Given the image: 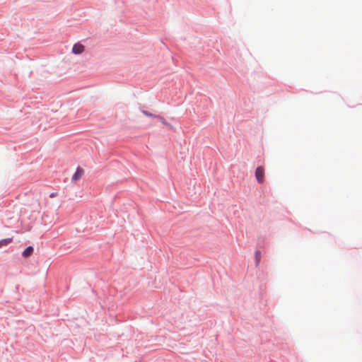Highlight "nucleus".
Masks as SVG:
<instances>
[{
	"mask_svg": "<svg viewBox=\"0 0 362 362\" xmlns=\"http://www.w3.org/2000/svg\"><path fill=\"white\" fill-rule=\"evenodd\" d=\"M255 177L259 183H263L265 178L264 168L262 166H258L255 170Z\"/></svg>",
	"mask_w": 362,
	"mask_h": 362,
	"instance_id": "nucleus-1",
	"label": "nucleus"
},
{
	"mask_svg": "<svg viewBox=\"0 0 362 362\" xmlns=\"http://www.w3.org/2000/svg\"><path fill=\"white\" fill-rule=\"evenodd\" d=\"M84 174V170L80 167H78L76 171L73 175L71 180L72 182H76L80 180Z\"/></svg>",
	"mask_w": 362,
	"mask_h": 362,
	"instance_id": "nucleus-2",
	"label": "nucleus"
},
{
	"mask_svg": "<svg viewBox=\"0 0 362 362\" xmlns=\"http://www.w3.org/2000/svg\"><path fill=\"white\" fill-rule=\"evenodd\" d=\"M72 51L76 54H81L84 51V46L80 43H76L73 46Z\"/></svg>",
	"mask_w": 362,
	"mask_h": 362,
	"instance_id": "nucleus-3",
	"label": "nucleus"
},
{
	"mask_svg": "<svg viewBox=\"0 0 362 362\" xmlns=\"http://www.w3.org/2000/svg\"><path fill=\"white\" fill-rule=\"evenodd\" d=\"M33 252V247L31 246L28 247L22 253L24 257H30Z\"/></svg>",
	"mask_w": 362,
	"mask_h": 362,
	"instance_id": "nucleus-4",
	"label": "nucleus"
},
{
	"mask_svg": "<svg viewBox=\"0 0 362 362\" xmlns=\"http://www.w3.org/2000/svg\"><path fill=\"white\" fill-rule=\"evenodd\" d=\"M13 241V239L11 238L3 239L0 240V247L3 246H6L9 243H11Z\"/></svg>",
	"mask_w": 362,
	"mask_h": 362,
	"instance_id": "nucleus-5",
	"label": "nucleus"
},
{
	"mask_svg": "<svg viewBox=\"0 0 362 362\" xmlns=\"http://www.w3.org/2000/svg\"><path fill=\"white\" fill-rule=\"evenodd\" d=\"M261 259V252L260 251H256L255 252V261H256V265H258Z\"/></svg>",
	"mask_w": 362,
	"mask_h": 362,
	"instance_id": "nucleus-6",
	"label": "nucleus"
},
{
	"mask_svg": "<svg viewBox=\"0 0 362 362\" xmlns=\"http://www.w3.org/2000/svg\"><path fill=\"white\" fill-rule=\"evenodd\" d=\"M157 118H158V119L160 120V122H161L164 125H166V126H168V127H171V125H170V124H168V123L165 121V119L163 117H160V116H158V115Z\"/></svg>",
	"mask_w": 362,
	"mask_h": 362,
	"instance_id": "nucleus-7",
	"label": "nucleus"
},
{
	"mask_svg": "<svg viewBox=\"0 0 362 362\" xmlns=\"http://www.w3.org/2000/svg\"><path fill=\"white\" fill-rule=\"evenodd\" d=\"M142 112H143V114H144L145 115L148 116V117H156V118H157V117H158V115H153L146 110H143Z\"/></svg>",
	"mask_w": 362,
	"mask_h": 362,
	"instance_id": "nucleus-8",
	"label": "nucleus"
},
{
	"mask_svg": "<svg viewBox=\"0 0 362 362\" xmlns=\"http://www.w3.org/2000/svg\"><path fill=\"white\" fill-rule=\"evenodd\" d=\"M56 196H57V193H55V192H53V193L50 194V195H49V197L51 198L55 197Z\"/></svg>",
	"mask_w": 362,
	"mask_h": 362,
	"instance_id": "nucleus-9",
	"label": "nucleus"
}]
</instances>
